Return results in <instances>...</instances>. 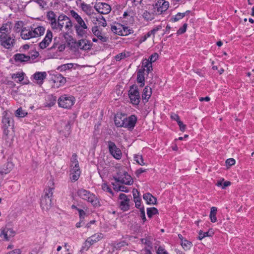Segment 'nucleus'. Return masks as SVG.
I'll return each mask as SVG.
<instances>
[{"mask_svg": "<svg viewBox=\"0 0 254 254\" xmlns=\"http://www.w3.org/2000/svg\"><path fill=\"white\" fill-rule=\"evenodd\" d=\"M75 98L72 96L64 95L58 100L59 106L64 108H70L74 103Z\"/></svg>", "mask_w": 254, "mask_h": 254, "instance_id": "7", "label": "nucleus"}, {"mask_svg": "<svg viewBox=\"0 0 254 254\" xmlns=\"http://www.w3.org/2000/svg\"><path fill=\"white\" fill-rule=\"evenodd\" d=\"M13 165L10 162H7L5 164L0 170V174H6L8 173L13 168Z\"/></svg>", "mask_w": 254, "mask_h": 254, "instance_id": "31", "label": "nucleus"}, {"mask_svg": "<svg viewBox=\"0 0 254 254\" xmlns=\"http://www.w3.org/2000/svg\"><path fill=\"white\" fill-rule=\"evenodd\" d=\"M24 72H17L16 73H13L11 75V78L12 79L18 78L19 82H21L24 79Z\"/></svg>", "mask_w": 254, "mask_h": 254, "instance_id": "40", "label": "nucleus"}, {"mask_svg": "<svg viewBox=\"0 0 254 254\" xmlns=\"http://www.w3.org/2000/svg\"><path fill=\"white\" fill-rule=\"evenodd\" d=\"M102 189L104 191H106L111 194H113V192L111 188L106 184H103L102 185Z\"/></svg>", "mask_w": 254, "mask_h": 254, "instance_id": "57", "label": "nucleus"}, {"mask_svg": "<svg viewBox=\"0 0 254 254\" xmlns=\"http://www.w3.org/2000/svg\"><path fill=\"white\" fill-rule=\"evenodd\" d=\"M158 58V55L157 53H155L151 55L148 60H149V62L152 64V62H154L156 61Z\"/></svg>", "mask_w": 254, "mask_h": 254, "instance_id": "53", "label": "nucleus"}, {"mask_svg": "<svg viewBox=\"0 0 254 254\" xmlns=\"http://www.w3.org/2000/svg\"><path fill=\"white\" fill-rule=\"evenodd\" d=\"M187 27V24L184 23V25H183V26L182 27L180 28L177 31V34H182L184 33L186 31Z\"/></svg>", "mask_w": 254, "mask_h": 254, "instance_id": "55", "label": "nucleus"}, {"mask_svg": "<svg viewBox=\"0 0 254 254\" xmlns=\"http://www.w3.org/2000/svg\"><path fill=\"white\" fill-rule=\"evenodd\" d=\"M226 164L227 166H231L235 164V160L233 158H229L226 160Z\"/></svg>", "mask_w": 254, "mask_h": 254, "instance_id": "62", "label": "nucleus"}, {"mask_svg": "<svg viewBox=\"0 0 254 254\" xmlns=\"http://www.w3.org/2000/svg\"><path fill=\"white\" fill-rule=\"evenodd\" d=\"M144 69H139L137 72V82L140 83L141 87L144 85Z\"/></svg>", "mask_w": 254, "mask_h": 254, "instance_id": "28", "label": "nucleus"}, {"mask_svg": "<svg viewBox=\"0 0 254 254\" xmlns=\"http://www.w3.org/2000/svg\"><path fill=\"white\" fill-rule=\"evenodd\" d=\"M208 236V232H203L202 231H200L199 233V236L198 239L200 240H202L203 238Z\"/></svg>", "mask_w": 254, "mask_h": 254, "instance_id": "61", "label": "nucleus"}, {"mask_svg": "<svg viewBox=\"0 0 254 254\" xmlns=\"http://www.w3.org/2000/svg\"><path fill=\"white\" fill-rule=\"evenodd\" d=\"M77 46L82 50H89L91 48L90 41L86 39H81L77 43Z\"/></svg>", "mask_w": 254, "mask_h": 254, "instance_id": "21", "label": "nucleus"}, {"mask_svg": "<svg viewBox=\"0 0 254 254\" xmlns=\"http://www.w3.org/2000/svg\"><path fill=\"white\" fill-rule=\"evenodd\" d=\"M47 73L46 72H36L33 75L34 79L37 81V83L42 84L43 80L46 78Z\"/></svg>", "mask_w": 254, "mask_h": 254, "instance_id": "23", "label": "nucleus"}, {"mask_svg": "<svg viewBox=\"0 0 254 254\" xmlns=\"http://www.w3.org/2000/svg\"><path fill=\"white\" fill-rule=\"evenodd\" d=\"M134 159L136 162L140 165L143 166L145 165V163L144 162L142 156L141 155H134Z\"/></svg>", "mask_w": 254, "mask_h": 254, "instance_id": "42", "label": "nucleus"}, {"mask_svg": "<svg viewBox=\"0 0 254 254\" xmlns=\"http://www.w3.org/2000/svg\"><path fill=\"white\" fill-rule=\"evenodd\" d=\"M53 80L54 83V86L57 88L63 86L66 82V78L60 74L54 75Z\"/></svg>", "mask_w": 254, "mask_h": 254, "instance_id": "17", "label": "nucleus"}, {"mask_svg": "<svg viewBox=\"0 0 254 254\" xmlns=\"http://www.w3.org/2000/svg\"><path fill=\"white\" fill-rule=\"evenodd\" d=\"M27 114V113L25 112L24 110H22L21 108H18L15 111V115L16 117L23 118L26 116Z\"/></svg>", "mask_w": 254, "mask_h": 254, "instance_id": "44", "label": "nucleus"}, {"mask_svg": "<svg viewBox=\"0 0 254 254\" xmlns=\"http://www.w3.org/2000/svg\"><path fill=\"white\" fill-rule=\"evenodd\" d=\"M113 186H115L114 187V189L115 190H120V191H124V192H128V189L125 186H119L118 188H117V187L114 185V183L112 184Z\"/></svg>", "mask_w": 254, "mask_h": 254, "instance_id": "52", "label": "nucleus"}, {"mask_svg": "<svg viewBox=\"0 0 254 254\" xmlns=\"http://www.w3.org/2000/svg\"><path fill=\"white\" fill-rule=\"evenodd\" d=\"M92 31L94 35L102 42H106L108 40V38L102 34L101 31L99 30L98 27L94 26L92 28Z\"/></svg>", "mask_w": 254, "mask_h": 254, "instance_id": "18", "label": "nucleus"}, {"mask_svg": "<svg viewBox=\"0 0 254 254\" xmlns=\"http://www.w3.org/2000/svg\"><path fill=\"white\" fill-rule=\"evenodd\" d=\"M64 26L68 31L72 27V23L70 19L64 14H61L58 16L56 27L53 30L62 31Z\"/></svg>", "mask_w": 254, "mask_h": 254, "instance_id": "4", "label": "nucleus"}, {"mask_svg": "<svg viewBox=\"0 0 254 254\" xmlns=\"http://www.w3.org/2000/svg\"><path fill=\"white\" fill-rule=\"evenodd\" d=\"M45 29L43 26H39L35 28L32 27H23L21 30L20 36L24 40H29L36 38L43 35Z\"/></svg>", "mask_w": 254, "mask_h": 254, "instance_id": "1", "label": "nucleus"}, {"mask_svg": "<svg viewBox=\"0 0 254 254\" xmlns=\"http://www.w3.org/2000/svg\"><path fill=\"white\" fill-rule=\"evenodd\" d=\"M130 102L134 105H138L140 102V95L137 86L132 85L128 91Z\"/></svg>", "mask_w": 254, "mask_h": 254, "instance_id": "8", "label": "nucleus"}, {"mask_svg": "<svg viewBox=\"0 0 254 254\" xmlns=\"http://www.w3.org/2000/svg\"><path fill=\"white\" fill-rule=\"evenodd\" d=\"M23 25V23L22 21H17L14 25V29L16 32H19L20 29H22V28Z\"/></svg>", "mask_w": 254, "mask_h": 254, "instance_id": "48", "label": "nucleus"}, {"mask_svg": "<svg viewBox=\"0 0 254 254\" xmlns=\"http://www.w3.org/2000/svg\"><path fill=\"white\" fill-rule=\"evenodd\" d=\"M143 198L148 204H155L156 203V198L149 192L144 194Z\"/></svg>", "mask_w": 254, "mask_h": 254, "instance_id": "24", "label": "nucleus"}, {"mask_svg": "<svg viewBox=\"0 0 254 254\" xmlns=\"http://www.w3.org/2000/svg\"><path fill=\"white\" fill-rule=\"evenodd\" d=\"M73 64L72 63L64 64L59 66L58 67V69L61 71H65L66 70L71 69L73 67Z\"/></svg>", "mask_w": 254, "mask_h": 254, "instance_id": "38", "label": "nucleus"}, {"mask_svg": "<svg viewBox=\"0 0 254 254\" xmlns=\"http://www.w3.org/2000/svg\"><path fill=\"white\" fill-rule=\"evenodd\" d=\"M54 188L49 187L44 190L45 194L41 199V207L43 210H49L52 205L53 190Z\"/></svg>", "mask_w": 254, "mask_h": 254, "instance_id": "3", "label": "nucleus"}, {"mask_svg": "<svg viewBox=\"0 0 254 254\" xmlns=\"http://www.w3.org/2000/svg\"><path fill=\"white\" fill-rule=\"evenodd\" d=\"M0 44L4 48L9 49L13 47L15 43V39L12 38L11 36L5 38L3 40H1Z\"/></svg>", "mask_w": 254, "mask_h": 254, "instance_id": "20", "label": "nucleus"}, {"mask_svg": "<svg viewBox=\"0 0 254 254\" xmlns=\"http://www.w3.org/2000/svg\"><path fill=\"white\" fill-rule=\"evenodd\" d=\"M124 28V25L117 23L115 25L111 26V30L113 32L116 34L121 35L122 29Z\"/></svg>", "mask_w": 254, "mask_h": 254, "instance_id": "33", "label": "nucleus"}, {"mask_svg": "<svg viewBox=\"0 0 254 254\" xmlns=\"http://www.w3.org/2000/svg\"><path fill=\"white\" fill-rule=\"evenodd\" d=\"M77 24L74 26L75 27H80L82 28H86L87 27V25L86 24L84 21L83 20V19L81 17L77 21Z\"/></svg>", "mask_w": 254, "mask_h": 254, "instance_id": "47", "label": "nucleus"}, {"mask_svg": "<svg viewBox=\"0 0 254 254\" xmlns=\"http://www.w3.org/2000/svg\"><path fill=\"white\" fill-rule=\"evenodd\" d=\"M70 179L72 182H75L78 180L80 175V168L71 169L70 170Z\"/></svg>", "mask_w": 254, "mask_h": 254, "instance_id": "27", "label": "nucleus"}, {"mask_svg": "<svg viewBox=\"0 0 254 254\" xmlns=\"http://www.w3.org/2000/svg\"><path fill=\"white\" fill-rule=\"evenodd\" d=\"M136 122L137 118L135 115H132L128 118L126 117L124 127L131 130L135 127Z\"/></svg>", "mask_w": 254, "mask_h": 254, "instance_id": "15", "label": "nucleus"}, {"mask_svg": "<svg viewBox=\"0 0 254 254\" xmlns=\"http://www.w3.org/2000/svg\"><path fill=\"white\" fill-rule=\"evenodd\" d=\"M70 128H71V125H70V122H68L67 123H66L65 125V127L64 128V129L65 130V134H64L65 136H67V135H68L70 134Z\"/></svg>", "mask_w": 254, "mask_h": 254, "instance_id": "49", "label": "nucleus"}, {"mask_svg": "<svg viewBox=\"0 0 254 254\" xmlns=\"http://www.w3.org/2000/svg\"><path fill=\"white\" fill-rule=\"evenodd\" d=\"M126 57V54L125 53H121L115 56V59L117 61H120V60L124 59Z\"/></svg>", "mask_w": 254, "mask_h": 254, "instance_id": "59", "label": "nucleus"}, {"mask_svg": "<svg viewBox=\"0 0 254 254\" xmlns=\"http://www.w3.org/2000/svg\"><path fill=\"white\" fill-rule=\"evenodd\" d=\"M186 15V13L179 12L175 16L171 17L170 20L172 22H176L180 19H182Z\"/></svg>", "mask_w": 254, "mask_h": 254, "instance_id": "41", "label": "nucleus"}, {"mask_svg": "<svg viewBox=\"0 0 254 254\" xmlns=\"http://www.w3.org/2000/svg\"><path fill=\"white\" fill-rule=\"evenodd\" d=\"M11 23L9 22L2 24L0 28V31L9 34L11 32Z\"/></svg>", "mask_w": 254, "mask_h": 254, "instance_id": "35", "label": "nucleus"}, {"mask_svg": "<svg viewBox=\"0 0 254 254\" xmlns=\"http://www.w3.org/2000/svg\"><path fill=\"white\" fill-rule=\"evenodd\" d=\"M126 117L121 115H117L115 116L114 122L117 127H124L125 125Z\"/></svg>", "mask_w": 254, "mask_h": 254, "instance_id": "22", "label": "nucleus"}, {"mask_svg": "<svg viewBox=\"0 0 254 254\" xmlns=\"http://www.w3.org/2000/svg\"><path fill=\"white\" fill-rule=\"evenodd\" d=\"M113 179L117 182L126 185H131L133 183L131 177L125 170H119L117 175L113 177Z\"/></svg>", "mask_w": 254, "mask_h": 254, "instance_id": "5", "label": "nucleus"}, {"mask_svg": "<svg viewBox=\"0 0 254 254\" xmlns=\"http://www.w3.org/2000/svg\"><path fill=\"white\" fill-rule=\"evenodd\" d=\"M35 1L42 8L47 5V2L43 0H36Z\"/></svg>", "mask_w": 254, "mask_h": 254, "instance_id": "63", "label": "nucleus"}, {"mask_svg": "<svg viewBox=\"0 0 254 254\" xmlns=\"http://www.w3.org/2000/svg\"><path fill=\"white\" fill-rule=\"evenodd\" d=\"M162 28L161 25H158L155 28H153L152 30H150L148 32H147L145 35L146 37L147 38L150 37L151 35H153L154 36L155 34L157 31H158L159 30L161 29Z\"/></svg>", "mask_w": 254, "mask_h": 254, "instance_id": "43", "label": "nucleus"}, {"mask_svg": "<svg viewBox=\"0 0 254 254\" xmlns=\"http://www.w3.org/2000/svg\"><path fill=\"white\" fill-rule=\"evenodd\" d=\"M158 213L157 209L155 207L147 208V214L149 218H151L153 215Z\"/></svg>", "mask_w": 254, "mask_h": 254, "instance_id": "39", "label": "nucleus"}, {"mask_svg": "<svg viewBox=\"0 0 254 254\" xmlns=\"http://www.w3.org/2000/svg\"><path fill=\"white\" fill-rule=\"evenodd\" d=\"M181 245L185 250H189L192 245L191 242L184 240L181 242Z\"/></svg>", "mask_w": 254, "mask_h": 254, "instance_id": "45", "label": "nucleus"}, {"mask_svg": "<svg viewBox=\"0 0 254 254\" xmlns=\"http://www.w3.org/2000/svg\"><path fill=\"white\" fill-rule=\"evenodd\" d=\"M2 127L3 129V133L5 135H7L8 134V127L13 126V123L11 118V113L5 111L2 113Z\"/></svg>", "mask_w": 254, "mask_h": 254, "instance_id": "6", "label": "nucleus"}, {"mask_svg": "<svg viewBox=\"0 0 254 254\" xmlns=\"http://www.w3.org/2000/svg\"><path fill=\"white\" fill-rule=\"evenodd\" d=\"M108 143L110 154L116 159H120L122 156L121 150L117 147L114 142L109 141Z\"/></svg>", "mask_w": 254, "mask_h": 254, "instance_id": "10", "label": "nucleus"}, {"mask_svg": "<svg viewBox=\"0 0 254 254\" xmlns=\"http://www.w3.org/2000/svg\"><path fill=\"white\" fill-rule=\"evenodd\" d=\"M46 17L53 30L57 22L56 14L53 11L50 10L47 12Z\"/></svg>", "mask_w": 254, "mask_h": 254, "instance_id": "19", "label": "nucleus"}, {"mask_svg": "<svg viewBox=\"0 0 254 254\" xmlns=\"http://www.w3.org/2000/svg\"><path fill=\"white\" fill-rule=\"evenodd\" d=\"M152 94V90L150 87L146 86L143 90L142 95V99L145 102H147L150 98Z\"/></svg>", "mask_w": 254, "mask_h": 254, "instance_id": "26", "label": "nucleus"}, {"mask_svg": "<svg viewBox=\"0 0 254 254\" xmlns=\"http://www.w3.org/2000/svg\"><path fill=\"white\" fill-rule=\"evenodd\" d=\"M71 169L79 168L78 161L77 160V155L73 153L70 159Z\"/></svg>", "mask_w": 254, "mask_h": 254, "instance_id": "32", "label": "nucleus"}, {"mask_svg": "<svg viewBox=\"0 0 254 254\" xmlns=\"http://www.w3.org/2000/svg\"><path fill=\"white\" fill-rule=\"evenodd\" d=\"M140 69H144V71H146L147 73H149L152 70V64L149 62V60L145 59L142 62L141 68Z\"/></svg>", "mask_w": 254, "mask_h": 254, "instance_id": "25", "label": "nucleus"}, {"mask_svg": "<svg viewBox=\"0 0 254 254\" xmlns=\"http://www.w3.org/2000/svg\"><path fill=\"white\" fill-rule=\"evenodd\" d=\"M122 33L121 36H125V35H127L131 33V31H132L131 29H129L127 27H126L124 25V28L123 29H122Z\"/></svg>", "mask_w": 254, "mask_h": 254, "instance_id": "51", "label": "nucleus"}, {"mask_svg": "<svg viewBox=\"0 0 254 254\" xmlns=\"http://www.w3.org/2000/svg\"><path fill=\"white\" fill-rule=\"evenodd\" d=\"M169 5L168 1L165 0H158L153 6V8L155 9L154 12L159 14H161L168 9Z\"/></svg>", "mask_w": 254, "mask_h": 254, "instance_id": "9", "label": "nucleus"}, {"mask_svg": "<svg viewBox=\"0 0 254 254\" xmlns=\"http://www.w3.org/2000/svg\"><path fill=\"white\" fill-rule=\"evenodd\" d=\"M56 101V98L53 95H48L46 98L45 106L47 107H52L55 105Z\"/></svg>", "mask_w": 254, "mask_h": 254, "instance_id": "34", "label": "nucleus"}, {"mask_svg": "<svg viewBox=\"0 0 254 254\" xmlns=\"http://www.w3.org/2000/svg\"><path fill=\"white\" fill-rule=\"evenodd\" d=\"M142 17L147 20H152L154 18V14L153 12H149L147 10H144L143 12Z\"/></svg>", "mask_w": 254, "mask_h": 254, "instance_id": "37", "label": "nucleus"}, {"mask_svg": "<svg viewBox=\"0 0 254 254\" xmlns=\"http://www.w3.org/2000/svg\"><path fill=\"white\" fill-rule=\"evenodd\" d=\"M157 254H168V253L162 247L159 246L157 250Z\"/></svg>", "mask_w": 254, "mask_h": 254, "instance_id": "60", "label": "nucleus"}, {"mask_svg": "<svg viewBox=\"0 0 254 254\" xmlns=\"http://www.w3.org/2000/svg\"><path fill=\"white\" fill-rule=\"evenodd\" d=\"M74 28L77 35L78 37L80 38H83L87 36V30L88 29V27H86V28H84L80 27H75Z\"/></svg>", "mask_w": 254, "mask_h": 254, "instance_id": "30", "label": "nucleus"}, {"mask_svg": "<svg viewBox=\"0 0 254 254\" xmlns=\"http://www.w3.org/2000/svg\"><path fill=\"white\" fill-rule=\"evenodd\" d=\"M94 8L99 13L103 14H108L111 10V6L104 2L96 3Z\"/></svg>", "mask_w": 254, "mask_h": 254, "instance_id": "12", "label": "nucleus"}, {"mask_svg": "<svg viewBox=\"0 0 254 254\" xmlns=\"http://www.w3.org/2000/svg\"><path fill=\"white\" fill-rule=\"evenodd\" d=\"M70 13L71 16L75 19L76 21H77L81 17L77 12H76L73 10H70Z\"/></svg>", "mask_w": 254, "mask_h": 254, "instance_id": "54", "label": "nucleus"}, {"mask_svg": "<svg viewBox=\"0 0 254 254\" xmlns=\"http://www.w3.org/2000/svg\"><path fill=\"white\" fill-rule=\"evenodd\" d=\"M80 6L82 10L85 12L86 13H90L91 10V7L89 4H87L84 2L81 3Z\"/></svg>", "mask_w": 254, "mask_h": 254, "instance_id": "46", "label": "nucleus"}, {"mask_svg": "<svg viewBox=\"0 0 254 254\" xmlns=\"http://www.w3.org/2000/svg\"><path fill=\"white\" fill-rule=\"evenodd\" d=\"M79 215V218L80 220L81 221H83L84 219L85 216H86V212L82 209L78 210Z\"/></svg>", "mask_w": 254, "mask_h": 254, "instance_id": "58", "label": "nucleus"}, {"mask_svg": "<svg viewBox=\"0 0 254 254\" xmlns=\"http://www.w3.org/2000/svg\"><path fill=\"white\" fill-rule=\"evenodd\" d=\"M177 123L180 127V129L182 131H184L186 129V126L184 125L181 121L178 122Z\"/></svg>", "mask_w": 254, "mask_h": 254, "instance_id": "64", "label": "nucleus"}, {"mask_svg": "<svg viewBox=\"0 0 254 254\" xmlns=\"http://www.w3.org/2000/svg\"><path fill=\"white\" fill-rule=\"evenodd\" d=\"M15 234V232L13 229L6 225L5 227L1 228L0 237L5 241H9V238L13 237Z\"/></svg>", "mask_w": 254, "mask_h": 254, "instance_id": "11", "label": "nucleus"}, {"mask_svg": "<svg viewBox=\"0 0 254 254\" xmlns=\"http://www.w3.org/2000/svg\"><path fill=\"white\" fill-rule=\"evenodd\" d=\"M14 60L16 62H26L30 61V57L23 54H16L14 55Z\"/></svg>", "mask_w": 254, "mask_h": 254, "instance_id": "29", "label": "nucleus"}, {"mask_svg": "<svg viewBox=\"0 0 254 254\" xmlns=\"http://www.w3.org/2000/svg\"><path fill=\"white\" fill-rule=\"evenodd\" d=\"M77 195L81 199L90 202L95 207L100 206L99 198L94 193L84 189H78L77 191Z\"/></svg>", "mask_w": 254, "mask_h": 254, "instance_id": "2", "label": "nucleus"}, {"mask_svg": "<svg viewBox=\"0 0 254 254\" xmlns=\"http://www.w3.org/2000/svg\"><path fill=\"white\" fill-rule=\"evenodd\" d=\"M216 213L217 208L216 207H211L209 217L211 221L213 223L216 222L217 221Z\"/></svg>", "mask_w": 254, "mask_h": 254, "instance_id": "36", "label": "nucleus"}, {"mask_svg": "<svg viewBox=\"0 0 254 254\" xmlns=\"http://www.w3.org/2000/svg\"><path fill=\"white\" fill-rule=\"evenodd\" d=\"M96 20L98 21V24L103 27H105L107 25L106 21L102 16L99 17V18H97Z\"/></svg>", "mask_w": 254, "mask_h": 254, "instance_id": "50", "label": "nucleus"}, {"mask_svg": "<svg viewBox=\"0 0 254 254\" xmlns=\"http://www.w3.org/2000/svg\"><path fill=\"white\" fill-rule=\"evenodd\" d=\"M102 238L103 234L102 233H96L91 236V237L88 238L86 241H85V246H86L87 244H89V245L87 246V247L85 249V250H87L90 246L93 245L94 243L99 241Z\"/></svg>", "mask_w": 254, "mask_h": 254, "instance_id": "16", "label": "nucleus"}, {"mask_svg": "<svg viewBox=\"0 0 254 254\" xmlns=\"http://www.w3.org/2000/svg\"><path fill=\"white\" fill-rule=\"evenodd\" d=\"M119 199L121 200L120 202L121 209L124 211L128 210L129 209L130 198L126 194L121 193L119 195Z\"/></svg>", "mask_w": 254, "mask_h": 254, "instance_id": "13", "label": "nucleus"}, {"mask_svg": "<svg viewBox=\"0 0 254 254\" xmlns=\"http://www.w3.org/2000/svg\"><path fill=\"white\" fill-rule=\"evenodd\" d=\"M139 211L140 212V217L143 220V223H144L146 220L144 207H142L139 208Z\"/></svg>", "mask_w": 254, "mask_h": 254, "instance_id": "56", "label": "nucleus"}, {"mask_svg": "<svg viewBox=\"0 0 254 254\" xmlns=\"http://www.w3.org/2000/svg\"><path fill=\"white\" fill-rule=\"evenodd\" d=\"M53 38V33L51 30H48L46 35L44 39L39 43V46L42 49H44L47 47L49 44L51 42Z\"/></svg>", "mask_w": 254, "mask_h": 254, "instance_id": "14", "label": "nucleus"}]
</instances>
